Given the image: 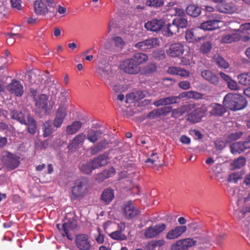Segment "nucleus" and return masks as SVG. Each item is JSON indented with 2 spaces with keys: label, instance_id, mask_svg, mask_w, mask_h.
I'll use <instances>...</instances> for the list:
<instances>
[{
  "label": "nucleus",
  "instance_id": "2f4dec72",
  "mask_svg": "<svg viewBox=\"0 0 250 250\" xmlns=\"http://www.w3.org/2000/svg\"><path fill=\"white\" fill-rule=\"evenodd\" d=\"M165 244L163 239L152 240L148 242L145 247L146 250H155L157 247H160Z\"/></svg>",
  "mask_w": 250,
  "mask_h": 250
},
{
  "label": "nucleus",
  "instance_id": "c03bdc74",
  "mask_svg": "<svg viewBox=\"0 0 250 250\" xmlns=\"http://www.w3.org/2000/svg\"><path fill=\"white\" fill-rule=\"evenodd\" d=\"M157 68V65L155 63H149L144 67V73L145 74H152L156 71Z\"/></svg>",
  "mask_w": 250,
  "mask_h": 250
},
{
  "label": "nucleus",
  "instance_id": "412c9836",
  "mask_svg": "<svg viewBox=\"0 0 250 250\" xmlns=\"http://www.w3.org/2000/svg\"><path fill=\"white\" fill-rule=\"evenodd\" d=\"M93 168L96 169L105 166L107 164V156L105 154L100 155L91 161Z\"/></svg>",
  "mask_w": 250,
  "mask_h": 250
},
{
  "label": "nucleus",
  "instance_id": "ddd939ff",
  "mask_svg": "<svg viewBox=\"0 0 250 250\" xmlns=\"http://www.w3.org/2000/svg\"><path fill=\"white\" fill-rule=\"evenodd\" d=\"M184 51L183 44L178 42L171 44L167 50V53L170 57H177L182 55Z\"/></svg>",
  "mask_w": 250,
  "mask_h": 250
},
{
  "label": "nucleus",
  "instance_id": "69168bd1",
  "mask_svg": "<svg viewBox=\"0 0 250 250\" xmlns=\"http://www.w3.org/2000/svg\"><path fill=\"white\" fill-rule=\"evenodd\" d=\"M160 116L158 109H156L152 110L147 115V117L151 119H154Z\"/></svg>",
  "mask_w": 250,
  "mask_h": 250
},
{
  "label": "nucleus",
  "instance_id": "bf43d9fd",
  "mask_svg": "<svg viewBox=\"0 0 250 250\" xmlns=\"http://www.w3.org/2000/svg\"><path fill=\"white\" fill-rule=\"evenodd\" d=\"M160 115L167 114L171 112L172 107L169 106H165V107L158 108Z\"/></svg>",
  "mask_w": 250,
  "mask_h": 250
},
{
  "label": "nucleus",
  "instance_id": "e2e57ef3",
  "mask_svg": "<svg viewBox=\"0 0 250 250\" xmlns=\"http://www.w3.org/2000/svg\"><path fill=\"white\" fill-rule=\"evenodd\" d=\"M215 148L217 150H221L224 147H226V142H225L221 140H217L214 143Z\"/></svg>",
  "mask_w": 250,
  "mask_h": 250
},
{
  "label": "nucleus",
  "instance_id": "13d9d810",
  "mask_svg": "<svg viewBox=\"0 0 250 250\" xmlns=\"http://www.w3.org/2000/svg\"><path fill=\"white\" fill-rule=\"evenodd\" d=\"M167 99L168 105L179 103V97L176 96L167 97Z\"/></svg>",
  "mask_w": 250,
  "mask_h": 250
},
{
  "label": "nucleus",
  "instance_id": "0e129e2a",
  "mask_svg": "<svg viewBox=\"0 0 250 250\" xmlns=\"http://www.w3.org/2000/svg\"><path fill=\"white\" fill-rule=\"evenodd\" d=\"M113 41L116 46L118 47L123 46L125 43L120 37H116L113 38Z\"/></svg>",
  "mask_w": 250,
  "mask_h": 250
},
{
  "label": "nucleus",
  "instance_id": "c85d7f7f",
  "mask_svg": "<svg viewBox=\"0 0 250 250\" xmlns=\"http://www.w3.org/2000/svg\"><path fill=\"white\" fill-rule=\"evenodd\" d=\"M10 115L12 119L17 120L21 124H26L24 114L21 111L15 109L11 110Z\"/></svg>",
  "mask_w": 250,
  "mask_h": 250
},
{
  "label": "nucleus",
  "instance_id": "7ed1b4c3",
  "mask_svg": "<svg viewBox=\"0 0 250 250\" xmlns=\"http://www.w3.org/2000/svg\"><path fill=\"white\" fill-rule=\"evenodd\" d=\"M48 96L45 94H41L36 101L35 105L37 109L40 112H43L45 114H47L51 111L54 107V102L52 101H48Z\"/></svg>",
  "mask_w": 250,
  "mask_h": 250
},
{
  "label": "nucleus",
  "instance_id": "1a4fd4ad",
  "mask_svg": "<svg viewBox=\"0 0 250 250\" xmlns=\"http://www.w3.org/2000/svg\"><path fill=\"white\" fill-rule=\"evenodd\" d=\"M166 228L165 224H158L154 226L147 228L144 232V235L146 238H152L157 236L162 232Z\"/></svg>",
  "mask_w": 250,
  "mask_h": 250
},
{
  "label": "nucleus",
  "instance_id": "a878e982",
  "mask_svg": "<svg viewBox=\"0 0 250 250\" xmlns=\"http://www.w3.org/2000/svg\"><path fill=\"white\" fill-rule=\"evenodd\" d=\"M200 28L204 30H213L219 28L217 20H207L201 23Z\"/></svg>",
  "mask_w": 250,
  "mask_h": 250
},
{
  "label": "nucleus",
  "instance_id": "603ef678",
  "mask_svg": "<svg viewBox=\"0 0 250 250\" xmlns=\"http://www.w3.org/2000/svg\"><path fill=\"white\" fill-rule=\"evenodd\" d=\"M227 83L228 87L231 90L237 91L240 89V86L238 85L237 83L232 79Z\"/></svg>",
  "mask_w": 250,
  "mask_h": 250
},
{
  "label": "nucleus",
  "instance_id": "de8ad7c7",
  "mask_svg": "<svg viewBox=\"0 0 250 250\" xmlns=\"http://www.w3.org/2000/svg\"><path fill=\"white\" fill-rule=\"evenodd\" d=\"M212 48V44L209 42H203L200 47V51L203 54H208L209 53Z\"/></svg>",
  "mask_w": 250,
  "mask_h": 250
},
{
  "label": "nucleus",
  "instance_id": "7c9ffc66",
  "mask_svg": "<svg viewBox=\"0 0 250 250\" xmlns=\"http://www.w3.org/2000/svg\"><path fill=\"white\" fill-rule=\"evenodd\" d=\"M186 13L188 15L195 18L200 15L201 10L198 6L195 4H190L187 7Z\"/></svg>",
  "mask_w": 250,
  "mask_h": 250
},
{
  "label": "nucleus",
  "instance_id": "6e6552de",
  "mask_svg": "<svg viewBox=\"0 0 250 250\" xmlns=\"http://www.w3.org/2000/svg\"><path fill=\"white\" fill-rule=\"evenodd\" d=\"M6 89L11 94L17 97H21L23 94V87L21 82L16 80H12L7 85Z\"/></svg>",
  "mask_w": 250,
  "mask_h": 250
},
{
  "label": "nucleus",
  "instance_id": "9b49d317",
  "mask_svg": "<svg viewBox=\"0 0 250 250\" xmlns=\"http://www.w3.org/2000/svg\"><path fill=\"white\" fill-rule=\"evenodd\" d=\"M124 215L127 219H132L140 214V211L131 202L125 204L123 207Z\"/></svg>",
  "mask_w": 250,
  "mask_h": 250
},
{
  "label": "nucleus",
  "instance_id": "f257e3e1",
  "mask_svg": "<svg viewBox=\"0 0 250 250\" xmlns=\"http://www.w3.org/2000/svg\"><path fill=\"white\" fill-rule=\"evenodd\" d=\"M148 61L147 56L142 53L134 54L130 58L122 61L119 68L124 72L128 74H137L140 72V65Z\"/></svg>",
  "mask_w": 250,
  "mask_h": 250
},
{
  "label": "nucleus",
  "instance_id": "6e6d98bb",
  "mask_svg": "<svg viewBox=\"0 0 250 250\" xmlns=\"http://www.w3.org/2000/svg\"><path fill=\"white\" fill-rule=\"evenodd\" d=\"M207 81L215 85L218 84L219 83L218 77L212 72H211V75H210Z\"/></svg>",
  "mask_w": 250,
  "mask_h": 250
},
{
  "label": "nucleus",
  "instance_id": "774afa93",
  "mask_svg": "<svg viewBox=\"0 0 250 250\" xmlns=\"http://www.w3.org/2000/svg\"><path fill=\"white\" fill-rule=\"evenodd\" d=\"M10 2L13 8H16L18 10L21 9V0H10Z\"/></svg>",
  "mask_w": 250,
  "mask_h": 250
},
{
  "label": "nucleus",
  "instance_id": "39448f33",
  "mask_svg": "<svg viewBox=\"0 0 250 250\" xmlns=\"http://www.w3.org/2000/svg\"><path fill=\"white\" fill-rule=\"evenodd\" d=\"M96 72L105 80L106 83L113 87V89L115 91H116L118 90V86L115 84L113 83L114 78L112 75L111 69L110 66L99 67L96 70Z\"/></svg>",
  "mask_w": 250,
  "mask_h": 250
},
{
  "label": "nucleus",
  "instance_id": "f03ea898",
  "mask_svg": "<svg viewBox=\"0 0 250 250\" xmlns=\"http://www.w3.org/2000/svg\"><path fill=\"white\" fill-rule=\"evenodd\" d=\"M223 104L226 107L231 110H239L246 106L247 102L240 94L229 93L224 97Z\"/></svg>",
  "mask_w": 250,
  "mask_h": 250
},
{
  "label": "nucleus",
  "instance_id": "4c0bfd02",
  "mask_svg": "<svg viewBox=\"0 0 250 250\" xmlns=\"http://www.w3.org/2000/svg\"><path fill=\"white\" fill-rule=\"evenodd\" d=\"M42 129L43 131V136L44 137L50 136L53 132V125L49 121H47L43 124Z\"/></svg>",
  "mask_w": 250,
  "mask_h": 250
},
{
  "label": "nucleus",
  "instance_id": "20e7f679",
  "mask_svg": "<svg viewBox=\"0 0 250 250\" xmlns=\"http://www.w3.org/2000/svg\"><path fill=\"white\" fill-rule=\"evenodd\" d=\"M2 162L7 168L12 170L20 165V157L8 151H3L1 154Z\"/></svg>",
  "mask_w": 250,
  "mask_h": 250
},
{
  "label": "nucleus",
  "instance_id": "cd10ccee",
  "mask_svg": "<svg viewBox=\"0 0 250 250\" xmlns=\"http://www.w3.org/2000/svg\"><path fill=\"white\" fill-rule=\"evenodd\" d=\"M108 145L106 140H101L95 145L90 147L91 153L92 155H95L103 150L105 149Z\"/></svg>",
  "mask_w": 250,
  "mask_h": 250
},
{
  "label": "nucleus",
  "instance_id": "dca6fc26",
  "mask_svg": "<svg viewBox=\"0 0 250 250\" xmlns=\"http://www.w3.org/2000/svg\"><path fill=\"white\" fill-rule=\"evenodd\" d=\"M86 139V135L84 133H80L77 135L72 140L71 143L68 145L69 149L79 148L81 147Z\"/></svg>",
  "mask_w": 250,
  "mask_h": 250
},
{
  "label": "nucleus",
  "instance_id": "5fc2aeb1",
  "mask_svg": "<svg viewBox=\"0 0 250 250\" xmlns=\"http://www.w3.org/2000/svg\"><path fill=\"white\" fill-rule=\"evenodd\" d=\"M171 250H186L181 240L177 241L171 246Z\"/></svg>",
  "mask_w": 250,
  "mask_h": 250
},
{
  "label": "nucleus",
  "instance_id": "423d86ee",
  "mask_svg": "<svg viewBox=\"0 0 250 250\" xmlns=\"http://www.w3.org/2000/svg\"><path fill=\"white\" fill-rule=\"evenodd\" d=\"M87 188L88 180L87 178L78 180L72 189V193L74 199L83 197L87 192Z\"/></svg>",
  "mask_w": 250,
  "mask_h": 250
},
{
  "label": "nucleus",
  "instance_id": "f3484780",
  "mask_svg": "<svg viewBox=\"0 0 250 250\" xmlns=\"http://www.w3.org/2000/svg\"><path fill=\"white\" fill-rule=\"evenodd\" d=\"M203 116L202 109L200 108H197L188 115L187 120L189 122L194 124L199 122Z\"/></svg>",
  "mask_w": 250,
  "mask_h": 250
},
{
  "label": "nucleus",
  "instance_id": "f8f14e48",
  "mask_svg": "<svg viewBox=\"0 0 250 250\" xmlns=\"http://www.w3.org/2000/svg\"><path fill=\"white\" fill-rule=\"evenodd\" d=\"M165 24L162 19H153L146 22L145 27L147 30L156 32L161 30Z\"/></svg>",
  "mask_w": 250,
  "mask_h": 250
},
{
  "label": "nucleus",
  "instance_id": "6ab92c4d",
  "mask_svg": "<svg viewBox=\"0 0 250 250\" xmlns=\"http://www.w3.org/2000/svg\"><path fill=\"white\" fill-rule=\"evenodd\" d=\"M103 133L101 130L90 129L87 132L86 138L90 142L94 143L101 138Z\"/></svg>",
  "mask_w": 250,
  "mask_h": 250
},
{
  "label": "nucleus",
  "instance_id": "aec40b11",
  "mask_svg": "<svg viewBox=\"0 0 250 250\" xmlns=\"http://www.w3.org/2000/svg\"><path fill=\"white\" fill-rule=\"evenodd\" d=\"M210 114L217 117L223 116L226 112V108L224 105L219 104H213L211 105Z\"/></svg>",
  "mask_w": 250,
  "mask_h": 250
},
{
  "label": "nucleus",
  "instance_id": "393cba45",
  "mask_svg": "<svg viewBox=\"0 0 250 250\" xmlns=\"http://www.w3.org/2000/svg\"><path fill=\"white\" fill-rule=\"evenodd\" d=\"M183 15H185V13L183 11H182L181 13H179V15L172 20L179 29L186 28L188 25L187 19L183 16Z\"/></svg>",
  "mask_w": 250,
  "mask_h": 250
},
{
  "label": "nucleus",
  "instance_id": "864d4df0",
  "mask_svg": "<svg viewBox=\"0 0 250 250\" xmlns=\"http://www.w3.org/2000/svg\"><path fill=\"white\" fill-rule=\"evenodd\" d=\"M6 35L9 36L7 39V43L10 45L14 43L15 41V37L21 38V35L19 34L8 33Z\"/></svg>",
  "mask_w": 250,
  "mask_h": 250
},
{
  "label": "nucleus",
  "instance_id": "4be33fe9",
  "mask_svg": "<svg viewBox=\"0 0 250 250\" xmlns=\"http://www.w3.org/2000/svg\"><path fill=\"white\" fill-rule=\"evenodd\" d=\"M191 106V104L183 105L178 108L171 109V117L173 118H178L185 113Z\"/></svg>",
  "mask_w": 250,
  "mask_h": 250
},
{
  "label": "nucleus",
  "instance_id": "72a5a7b5",
  "mask_svg": "<svg viewBox=\"0 0 250 250\" xmlns=\"http://www.w3.org/2000/svg\"><path fill=\"white\" fill-rule=\"evenodd\" d=\"M177 97H179V102H180L181 99L182 98H193V99H199L201 97V95L200 93L193 91H190L188 92H184L180 93L178 96H176Z\"/></svg>",
  "mask_w": 250,
  "mask_h": 250
},
{
  "label": "nucleus",
  "instance_id": "680f3d73",
  "mask_svg": "<svg viewBox=\"0 0 250 250\" xmlns=\"http://www.w3.org/2000/svg\"><path fill=\"white\" fill-rule=\"evenodd\" d=\"M207 17L208 18V21H212L215 20H217L218 21V24H219V23L221 21V18L219 14H216V13H208L206 14Z\"/></svg>",
  "mask_w": 250,
  "mask_h": 250
},
{
  "label": "nucleus",
  "instance_id": "c9c22d12",
  "mask_svg": "<svg viewBox=\"0 0 250 250\" xmlns=\"http://www.w3.org/2000/svg\"><path fill=\"white\" fill-rule=\"evenodd\" d=\"M26 125H27L29 133L31 134H35L37 129V124L35 120L29 116L27 118V123H26Z\"/></svg>",
  "mask_w": 250,
  "mask_h": 250
},
{
  "label": "nucleus",
  "instance_id": "58836bf2",
  "mask_svg": "<svg viewBox=\"0 0 250 250\" xmlns=\"http://www.w3.org/2000/svg\"><path fill=\"white\" fill-rule=\"evenodd\" d=\"M239 83L244 85H250V73H244L238 76Z\"/></svg>",
  "mask_w": 250,
  "mask_h": 250
},
{
  "label": "nucleus",
  "instance_id": "49530a36",
  "mask_svg": "<svg viewBox=\"0 0 250 250\" xmlns=\"http://www.w3.org/2000/svg\"><path fill=\"white\" fill-rule=\"evenodd\" d=\"M67 114L66 107L65 106H61L57 110L55 116L64 120Z\"/></svg>",
  "mask_w": 250,
  "mask_h": 250
},
{
  "label": "nucleus",
  "instance_id": "2eb2a0df",
  "mask_svg": "<svg viewBox=\"0 0 250 250\" xmlns=\"http://www.w3.org/2000/svg\"><path fill=\"white\" fill-rule=\"evenodd\" d=\"M230 150L232 153L236 154L241 153L243 152L245 150L250 148L248 144V142H239L234 143L231 144L229 146Z\"/></svg>",
  "mask_w": 250,
  "mask_h": 250
},
{
  "label": "nucleus",
  "instance_id": "9d476101",
  "mask_svg": "<svg viewBox=\"0 0 250 250\" xmlns=\"http://www.w3.org/2000/svg\"><path fill=\"white\" fill-rule=\"evenodd\" d=\"M77 247L80 250H90L91 242L88 236L85 234L78 235L75 239Z\"/></svg>",
  "mask_w": 250,
  "mask_h": 250
},
{
  "label": "nucleus",
  "instance_id": "8fccbe9b",
  "mask_svg": "<svg viewBox=\"0 0 250 250\" xmlns=\"http://www.w3.org/2000/svg\"><path fill=\"white\" fill-rule=\"evenodd\" d=\"M180 240L186 250H188L189 248L194 246L196 244V241L191 238H186Z\"/></svg>",
  "mask_w": 250,
  "mask_h": 250
},
{
  "label": "nucleus",
  "instance_id": "37998d69",
  "mask_svg": "<svg viewBox=\"0 0 250 250\" xmlns=\"http://www.w3.org/2000/svg\"><path fill=\"white\" fill-rule=\"evenodd\" d=\"M243 173L241 171L235 172L231 174L228 178L229 182L237 183L238 181L243 177Z\"/></svg>",
  "mask_w": 250,
  "mask_h": 250
},
{
  "label": "nucleus",
  "instance_id": "052dcab7",
  "mask_svg": "<svg viewBox=\"0 0 250 250\" xmlns=\"http://www.w3.org/2000/svg\"><path fill=\"white\" fill-rule=\"evenodd\" d=\"M246 213L247 212L243 208L241 210H236L234 212V216L237 219L241 220L245 217Z\"/></svg>",
  "mask_w": 250,
  "mask_h": 250
},
{
  "label": "nucleus",
  "instance_id": "0eeeda50",
  "mask_svg": "<svg viewBox=\"0 0 250 250\" xmlns=\"http://www.w3.org/2000/svg\"><path fill=\"white\" fill-rule=\"evenodd\" d=\"M159 40L156 38H150L136 43L134 46L142 51H147L159 45Z\"/></svg>",
  "mask_w": 250,
  "mask_h": 250
},
{
  "label": "nucleus",
  "instance_id": "3c124183",
  "mask_svg": "<svg viewBox=\"0 0 250 250\" xmlns=\"http://www.w3.org/2000/svg\"><path fill=\"white\" fill-rule=\"evenodd\" d=\"M147 5L153 7H160L164 4L163 0H146Z\"/></svg>",
  "mask_w": 250,
  "mask_h": 250
},
{
  "label": "nucleus",
  "instance_id": "a19ab883",
  "mask_svg": "<svg viewBox=\"0 0 250 250\" xmlns=\"http://www.w3.org/2000/svg\"><path fill=\"white\" fill-rule=\"evenodd\" d=\"M242 131H237L235 133L230 134L227 137L226 141L227 143H230L235 141L241 137L243 135Z\"/></svg>",
  "mask_w": 250,
  "mask_h": 250
},
{
  "label": "nucleus",
  "instance_id": "a18cd8bd",
  "mask_svg": "<svg viewBox=\"0 0 250 250\" xmlns=\"http://www.w3.org/2000/svg\"><path fill=\"white\" fill-rule=\"evenodd\" d=\"M109 235L112 239L116 240L122 241L125 240L126 238L125 235L120 230L112 232Z\"/></svg>",
  "mask_w": 250,
  "mask_h": 250
},
{
  "label": "nucleus",
  "instance_id": "4d7b16f0",
  "mask_svg": "<svg viewBox=\"0 0 250 250\" xmlns=\"http://www.w3.org/2000/svg\"><path fill=\"white\" fill-rule=\"evenodd\" d=\"M230 3L225 4L223 6V9L220 10L222 13H231L235 11V8L232 6Z\"/></svg>",
  "mask_w": 250,
  "mask_h": 250
},
{
  "label": "nucleus",
  "instance_id": "5701e85b",
  "mask_svg": "<svg viewBox=\"0 0 250 250\" xmlns=\"http://www.w3.org/2000/svg\"><path fill=\"white\" fill-rule=\"evenodd\" d=\"M34 10L38 15H46L48 11L46 5L42 0H36L35 2Z\"/></svg>",
  "mask_w": 250,
  "mask_h": 250
},
{
  "label": "nucleus",
  "instance_id": "bb28decb",
  "mask_svg": "<svg viewBox=\"0 0 250 250\" xmlns=\"http://www.w3.org/2000/svg\"><path fill=\"white\" fill-rule=\"evenodd\" d=\"M83 125L80 121L73 122L70 125H67L66 133L68 135H72L77 133Z\"/></svg>",
  "mask_w": 250,
  "mask_h": 250
},
{
  "label": "nucleus",
  "instance_id": "c756f323",
  "mask_svg": "<svg viewBox=\"0 0 250 250\" xmlns=\"http://www.w3.org/2000/svg\"><path fill=\"white\" fill-rule=\"evenodd\" d=\"M114 197V191L110 188L105 189L101 195V199L106 204L109 203Z\"/></svg>",
  "mask_w": 250,
  "mask_h": 250
},
{
  "label": "nucleus",
  "instance_id": "79ce46f5",
  "mask_svg": "<svg viewBox=\"0 0 250 250\" xmlns=\"http://www.w3.org/2000/svg\"><path fill=\"white\" fill-rule=\"evenodd\" d=\"M246 159L245 157L241 156L238 158L234 160L231 163V166L234 168H240L244 166L246 164Z\"/></svg>",
  "mask_w": 250,
  "mask_h": 250
},
{
  "label": "nucleus",
  "instance_id": "f704fd0d",
  "mask_svg": "<svg viewBox=\"0 0 250 250\" xmlns=\"http://www.w3.org/2000/svg\"><path fill=\"white\" fill-rule=\"evenodd\" d=\"M76 225L73 224L72 223L68 221L66 223L63 224L62 228L63 230V236H66L69 240H72V237L70 234H69V231L70 229H73L76 227Z\"/></svg>",
  "mask_w": 250,
  "mask_h": 250
},
{
  "label": "nucleus",
  "instance_id": "338daca9",
  "mask_svg": "<svg viewBox=\"0 0 250 250\" xmlns=\"http://www.w3.org/2000/svg\"><path fill=\"white\" fill-rule=\"evenodd\" d=\"M190 83L187 81L180 82L178 86L182 89L187 90L190 88Z\"/></svg>",
  "mask_w": 250,
  "mask_h": 250
},
{
  "label": "nucleus",
  "instance_id": "4468645a",
  "mask_svg": "<svg viewBox=\"0 0 250 250\" xmlns=\"http://www.w3.org/2000/svg\"><path fill=\"white\" fill-rule=\"evenodd\" d=\"M186 230L187 227L186 226H177L173 229L168 231L166 237L167 239L169 240L176 239L184 233Z\"/></svg>",
  "mask_w": 250,
  "mask_h": 250
},
{
  "label": "nucleus",
  "instance_id": "473e14b6",
  "mask_svg": "<svg viewBox=\"0 0 250 250\" xmlns=\"http://www.w3.org/2000/svg\"><path fill=\"white\" fill-rule=\"evenodd\" d=\"M79 167L81 171L85 174H90L92 171L94 169V168H93V165L91 161L85 163H80Z\"/></svg>",
  "mask_w": 250,
  "mask_h": 250
},
{
  "label": "nucleus",
  "instance_id": "e433bc0d",
  "mask_svg": "<svg viewBox=\"0 0 250 250\" xmlns=\"http://www.w3.org/2000/svg\"><path fill=\"white\" fill-rule=\"evenodd\" d=\"M185 38L189 42H197L200 40V38L196 36L192 30H188L186 31Z\"/></svg>",
  "mask_w": 250,
  "mask_h": 250
},
{
  "label": "nucleus",
  "instance_id": "ea45409f",
  "mask_svg": "<svg viewBox=\"0 0 250 250\" xmlns=\"http://www.w3.org/2000/svg\"><path fill=\"white\" fill-rule=\"evenodd\" d=\"M239 39V36L236 34H227L222 38L221 42L224 43H229L232 42L238 41Z\"/></svg>",
  "mask_w": 250,
  "mask_h": 250
},
{
  "label": "nucleus",
  "instance_id": "b1692460",
  "mask_svg": "<svg viewBox=\"0 0 250 250\" xmlns=\"http://www.w3.org/2000/svg\"><path fill=\"white\" fill-rule=\"evenodd\" d=\"M163 34L166 37H172L179 32V29L172 21L171 23H168L164 30Z\"/></svg>",
  "mask_w": 250,
  "mask_h": 250
},
{
  "label": "nucleus",
  "instance_id": "a211bd4d",
  "mask_svg": "<svg viewBox=\"0 0 250 250\" xmlns=\"http://www.w3.org/2000/svg\"><path fill=\"white\" fill-rule=\"evenodd\" d=\"M115 173V169L111 167L108 169H105L102 172L97 174L95 177L96 181L99 183H102L105 179L114 175Z\"/></svg>",
  "mask_w": 250,
  "mask_h": 250
},
{
  "label": "nucleus",
  "instance_id": "09e8293b",
  "mask_svg": "<svg viewBox=\"0 0 250 250\" xmlns=\"http://www.w3.org/2000/svg\"><path fill=\"white\" fill-rule=\"evenodd\" d=\"M215 61L219 66L223 68H227L229 66V64L224 58L220 56H217L215 58Z\"/></svg>",
  "mask_w": 250,
  "mask_h": 250
}]
</instances>
